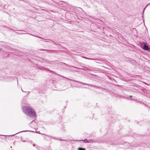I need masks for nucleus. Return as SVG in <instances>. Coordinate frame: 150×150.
Wrapping results in <instances>:
<instances>
[{
    "label": "nucleus",
    "mask_w": 150,
    "mask_h": 150,
    "mask_svg": "<svg viewBox=\"0 0 150 150\" xmlns=\"http://www.w3.org/2000/svg\"><path fill=\"white\" fill-rule=\"evenodd\" d=\"M23 112L28 116L35 118L36 116V112L31 107L25 105L22 108Z\"/></svg>",
    "instance_id": "1"
},
{
    "label": "nucleus",
    "mask_w": 150,
    "mask_h": 150,
    "mask_svg": "<svg viewBox=\"0 0 150 150\" xmlns=\"http://www.w3.org/2000/svg\"><path fill=\"white\" fill-rule=\"evenodd\" d=\"M142 48L145 50H149L148 46L145 44L144 45L143 47H142Z\"/></svg>",
    "instance_id": "2"
},
{
    "label": "nucleus",
    "mask_w": 150,
    "mask_h": 150,
    "mask_svg": "<svg viewBox=\"0 0 150 150\" xmlns=\"http://www.w3.org/2000/svg\"><path fill=\"white\" fill-rule=\"evenodd\" d=\"M83 141L84 142H85L87 143L91 142V140L87 139H85L84 140H83Z\"/></svg>",
    "instance_id": "3"
},
{
    "label": "nucleus",
    "mask_w": 150,
    "mask_h": 150,
    "mask_svg": "<svg viewBox=\"0 0 150 150\" xmlns=\"http://www.w3.org/2000/svg\"><path fill=\"white\" fill-rule=\"evenodd\" d=\"M79 150H85V149L84 148H78Z\"/></svg>",
    "instance_id": "4"
}]
</instances>
